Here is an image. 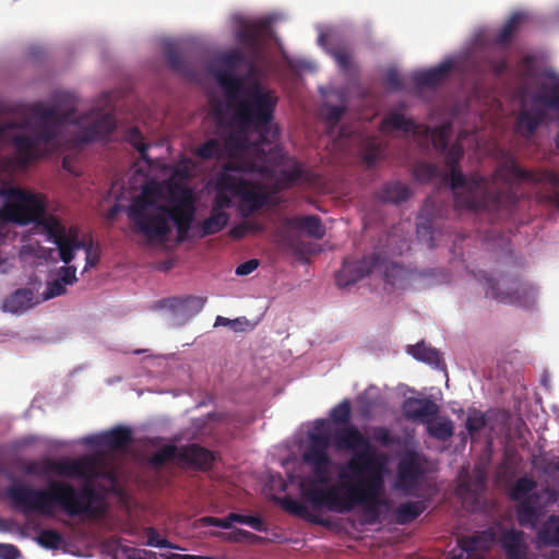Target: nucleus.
I'll use <instances>...</instances> for the list:
<instances>
[{
	"mask_svg": "<svg viewBox=\"0 0 559 559\" xmlns=\"http://www.w3.org/2000/svg\"><path fill=\"white\" fill-rule=\"evenodd\" d=\"M430 140L433 148L444 156L449 173L443 179L454 194L457 209L468 211H511L519 202L521 195L518 186L528 182L538 186L536 192L540 203L551 205L559 211V174L548 169H523L512 158H507L495 171L491 180L479 174L464 176L460 168L464 150L460 143L449 145L451 126L443 123L435 128L420 124V133Z\"/></svg>",
	"mask_w": 559,
	"mask_h": 559,
	"instance_id": "1",
	"label": "nucleus"
},
{
	"mask_svg": "<svg viewBox=\"0 0 559 559\" xmlns=\"http://www.w3.org/2000/svg\"><path fill=\"white\" fill-rule=\"evenodd\" d=\"M333 442L337 449L352 451L353 455L338 473L340 484L313 491V500L338 513L361 508L376 520L385 503L381 497L385 472L383 454L354 425L336 429Z\"/></svg>",
	"mask_w": 559,
	"mask_h": 559,
	"instance_id": "2",
	"label": "nucleus"
},
{
	"mask_svg": "<svg viewBox=\"0 0 559 559\" xmlns=\"http://www.w3.org/2000/svg\"><path fill=\"white\" fill-rule=\"evenodd\" d=\"M162 188L156 182L142 186L138 195L132 198L126 214L132 230L143 236L151 243L167 240L174 223L179 241L187 239L195 217V198L183 186L169 189L168 204L162 202Z\"/></svg>",
	"mask_w": 559,
	"mask_h": 559,
	"instance_id": "3",
	"label": "nucleus"
},
{
	"mask_svg": "<svg viewBox=\"0 0 559 559\" xmlns=\"http://www.w3.org/2000/svg\"><path fill=\"white\" fill-rule=\"evenodd\" d=\"M81 120L73 98L68 99L64 110L57 106L46 110L44 105L37 102V159L44 155V150L49 154H58L82 144L105 140L116 129L115 116L104 114L93 119L90 124L80 127L76 132L69 134V126L79 124Z\"/></svg>",
	"mask_w": 559,
	"mask_h": 559,
	"instance_id": "4",
	"label": "nucleus"
},
{
	"mask_svg": "<svg viewBox=\"0 0 559 559\" xmlns=\"http://www.w3.org/2000/svg\"><path fill=\"white\" fill-rule=\"evenodd\" d=\"M37 234L46 236L47 240L57 246L60 260L70 264L75 258L76 250L85 252L84 271L97 266L102 250L90 234L80 237L76 225L67 226L63 219L47 206L46 197L37 192Z\"/></svg>",
	"mask_w": 559,
	"mask_h": 559,
	"instance_id": "5",
	"label": "nucleus"
},
{
	"mask_svg": "<svg viewBox=\"0 0 559 559\" xmlns=\"http://www.w3.org/2000/svg\"><path fill=\"white\" fill-rule=\"evenodd\" d=\"M234 106L231 124H239L245 129H253L260 133L261 142H269L266 129L274 120L278 97L271 90L260 84H252L242 90L234 100H228Z\"/></svg>",
	"mask_w": 559,
	"mask_h": 559,
	"instance_id": "6",
	"label": "nucleus"
},
{
	"mask_svg": "<svg viewBox=\"0 0 559 559\" xmlns=\"http://www.w3.org/2000/svg\"><path fill=\"white\" fill-rule=\"evenodd\" d=\"M259 170L255 162L241 157L230 158L218 175V186L229 190L233 197L239 198V212L242 217H248L269 203V194L258 182H251L231 173L251 174Z\"/></svg>",
	"mask_w": 559,
	"mask_h": 559,
	"instance_id": "7",
	"label": "nucleus"
},
{
	"mask_svg": "<svg viewBox=\"0 0 559 559\" xmlns=\"http://www.w3.org/2000/svg\"><path fill=\"white\" fill-rule=\"evenodd\" d=\"M44 504L59 508L69 515H96L104 509L103 497L88 483L78 490L70 484L55 481L46 490H37V513Z\"/></svg>",
	"mask_w": 559,
	"mask_h": 559,
	"instance_id": "8",
	"label": "nucleus"
},
{
	"mask_svg": "<svg viewBox=\"0 0 559 559\" xmlns=\"http://www.w3.org/2000/svg\"><path fill=\"white\" fill-rule=\"evenodd\" d=\"M537 481L530 476L515 480L509 490L511 500L519 502L516 514L519 524H536L538 516L547 512L549 507L558 503L559 492L554 488H543L536 491Z\"/></svg>",
	"mask_w": 559,
	"mask_h": 559,
	"instance_id": "9",
	"label": "nucleus"
},
{
	"mask_svg": "<svg viewBox=\"0 0 559 559\" xmlns=\"http://www.w3.org/2000/svg\"><path fill=\"white\" fill-rule=\"evenodd\" d=\"M0 139L14 146L13 156L0 157V179L12 186L15 171L25 169L35 158V136L24 135L14 123H0Z\"/></svg>",
	"mask_w": 559,
	"mask_h": 559,
	"instance_id": "10",
	"label": "nucleus"
},
{
	"mask_svg": "<svg viewBox=\"0 0 559 559\" xmlns=\"http://www.w3.org/2000/svg\"><path fill=\"white\" fill-rule=\"evenodd\" d=\"M0 238L8 231L10 224L25 225L35 222V194L8 186V180L0 179Z\"/></svg>",
	"mask_w": 559,
	"mask_h": 559,
	"instance_id": "11",
	"label": "nucleus"
},
{
	"mask_svg": "<svg viewBox=\"0 0 559 559\" xmlns=\"http://www.w3.org/2000/svg\"><path fill=\"white\" fill-rule=\"evenodd\" d=\"M373 271L382 272L384 281L393 285L396 275L402 273L403 269L394 262L386 261L379 253L366 255L357 261L345 259L342 269L336 274V284L338 287H347Z\"/></svg>",
	"mask_w": 559,
	"mask_h": 559,
	"instance_id": "12",
	"label": "nucleus"
},
{
	"mask_svg": "<svg viewBox=\"0 0 559 559\" xmlns=\"http://www.w3.org/2000/svg\"><path fill=\"white\" fill-rule=\"evenodd\" d=\"M68 527L69 531L64 535L52 530L37 532V545L52 551L61 550L64 554L83 556L91 540L86 526Z\"/></svg>",
	"mask_w": 559,
	"mask_h": 559,
	"instance_id": "13",
	"label": "nucleus"
},
{
	"mask_svg": "<svg viewBox=\"0 0 559 559\" xmlns=\"http://www.w3.org/2000/svg\"><path fill=\"white\" fill-rule=\"evenodd\" d=\"M481 280L486 282V296L503 304L523 306L533 292V287L519 277L502 275L496 280L483 273Z\"/></svg>",
	"mask_w": 559,
	"mask_h": 559,
	"instance_id": "14",
	"label": "nucleus"
},
{
	"mask_svg": "<svg viewBox=\"0 0 559 559\" xmlns=\"http://www.w3.org/2000/svg\"><path fill=\"white\" fill-rule=\"evenodd\" d=\"M539 92L534 93L528 99H523L515 118L514 131L525 140L532 139L536 131L548 118V110L555 109L546 100H537Z\"/></svg>",
	"mask_w": 559,
	"mask_h": 559,
	"instance_id": "15",
	"label": "nucleus"
},
{
	"mask_svg": "<svg viewBox=\"0 0 559 559\" xmlns=\"http://www.w3.org/2000/svg\"><path fill=\"white\" fill-rule=\"evenodd\" d=\"M219 61L226 67L215 72V79L223 88L228 100L236 99L237 95L243 90V79L235 73L239 66L252 68L253 61L248 60L242 51L235 48L221 56Z\"/></svg>",
	"mask_w": 559,
	"mask_h": 559,
	"instance_id": "16",
	"label": "nucleus"
},
{
	"mask_svg": "<svg viewBox=\"0 0 559 559\" xmlns=\"http://www.w3.org/2000/svg\"><path fill=\"white\" fill-rule=\"evenodd\" d=\"M329 448L330 437L326 433H312L304 453V461L311 466L313 477L319 484H326L330 479L332 460L328 452Z\"/></svg>",
	"mask_w": 559,
	"mask_h": 559,
	"instance_id": "17",
	"label": "nucleus"
},
{
	"mask_svg": "<svg viewBox=\"0 0 559 559\" xmlns=\"http://www.w3.org/2000/svg\"><path fill=\"white\" fill-rule=\"evenodd\" d=\"M56 471L62 476L84 478L91 481L103 476L102 460L94 455L58 462Z\"/></svg>",
	"mask_w": 559,
	"mask_h": 559,
	"instance_id": "18",
	"label": "nucleus"
},
{
	"mask_svg": "<svg viewBox=\"0 0 559 559\" xmlns=\"http://www.w3.org/2000/svg\"><path fill=\"white\" fill-rule=\"evenodd\" d=\"M405 419L415 424H430L439 414V406L428 397H406L401 406Z\"/></svg>",
	"mask_w": 559,
	"mask_h": 559,
	"instance_id": "19",
	"label": "nucleus"
},
{
	"mask_svg": "<svg viewBox=\"0 0 559 559\" xmlns=\"http://www.w3.org/2000/svg\"><path fill=\"white\" fill-rule=\"evenodd\" d=\"M132 441L131 429L123 426H118L98 436L86 438L87 443L111 451L124 450Z\"/></svg>",
	"mask_w": 559,
	"mask_h": 559,
	"instance_id": "20",
	"label": "nucleus"
},
{
	"mask_svg": "<svg viewBox=\"0 0 559 559\" xmlns=\"http://www.w3.org/2000/svg\"><path fill=\"white\" fill-rule=\"evenodd\" d=\"M421 475L423 468L415 453H407L400 460L396 472V483L400 488L415 487Z\"/></svg>",
	"mask_w": 559,
	"mask_h": 559,
	"instance_id": "21",
	"label": "nucleus"
},
{
	"mask_svg": "<svg viewBox=\"0 0 559 559\" xmlns=\"http://www.w3.org/2000/svg\"><path fill=\"white\" fill-rule=\"evenodd\" d=\"M213 454L207 449L191 443L180 447V463L199 469H207L212 466Z\"/></svg>",
	"mask_w": 559,
	"mask_h": 559,
	"instance_id": "22",
	"label": "nucleus"
},
{
	"mask_svg": "<svg viewBox=\"0 0 559 559\" xmlns=\"http://www.w3.org/2000/svg\"><path fill=\"white\" fill-rule=\"evenodd\" d=\"M105 549L112 559H162L164 552L123 546L118 540H110L105 545Z\"/></svg>",
	"mask_w": 559,
	"mask_h": 559,
	"instance_id": "23",
	"label": "nucleus"
},
{
	"mask_svg": "<svg viewBox=\"0 0 559 559\" xmlns=\"http://www.w3.org/2000/svg\"><path fill=\"white\" fill-rule=\"evenodd\" d=\"M235 127L234 130L229 132V134L226 138L225 144L226 146L236 154H245L249 152L250 150L254 152L261 151V144L264 142H259L251 144L247 133L249 131H253V129H245L241 128L239 124H233Z\"/></svg>",
	"mask_w": 559,
	"mask_h": 559,
	"instance_id": "24",
	"label": "nucleus"
},
{
	"mask_svg": "<svg viewBox=\"0 0 559 559\" xmlns=\"http://www.w3.org/2000/svg\"><path fill=\"white\" fill-rule=\"evenodd\" d=\"M451 69L452 63L450 61H445L438 67L414 72L412 80L417 87H433L448 76Z\"/></svg>",
	"mask_w": 559,
	"mask_h": 559,
	"instance_id": "25",
	"label": "nucleus"
},
{
	"mask_svg": "<svg viewBox=\"0 0 559 559\" xmlns=\"http://www.w3.org/2000/svg\"><path fill=\"white\" fill-rule=\"evenodd\" d=\"M5 497L16 509L35 510V489L28 488L23 484L11 485L5 491Z\"/></svg>",
	"mask_w": 559,
	"mask_h": 559,
	"instance_id": "26",
	"label": "nucleus"
},
{
	"mask_svg": "<svg viewBox=\"0 0 559 559\" xmlns=\"http://www.w3.org/2000/svg\"><path fill=\"white\" fill-rule=\"evenodd\" d=\"M495 526H488V530L479 535L472 537H462V540L473 555L474 559H484L483 552L490 549L496 539Z\"/></svg>",
	"mask_w": 559,
	"mask_h": 559,
	"instance_id": "27",
	"label": "nucleus"
},
{
	"mask_svg": "<svg viewBox=\"0 0 559 559\" xmlns=\"http://www.w3.org/2000/svg\"><path fill=\"white\" fill-rule=\"evenodd\" d=\"M411 194L409 188L401 181L385 182L378 192V197L381 201L393 204L407 201Z\"/></svg>",
	"mask_w": 559,
	"mask_h": 559,
	"instance_id": "28",
	"label": "nucleus"
},
{
	"mask_svg": "<svg viewBox=\"0 0 559 559\" xmlns=\"http://www.w3.org/2000/svg\"><path fill=\"white\" fill-rule=\"evenodd\" d=\"M289 225L295 229L305 230L308 236L314 239H322L325 236V227L317 215L294 217L289 221Z\"/></svg>",
	"mask_w": 559,
	"mask_h": 559,
	"instance_id": "29",
	"label": "nucleus"
},
{
	"mask_svg": "<svg viewBox=\"0 0 559 559\" xmlns=\"http://www.w3.org/2000/svg\"><path fill=\"white\" fill-rule=\"evenodd\" d=\"M383 131L400 130L406 133L417 135L420 133V124H417L413 119L405 118L401 112H391L386 115L381 124Z\"/></svg>",
	"mask_w": 559,
	"mask_h": 559,
	"instance_id": "30",
	"label": "nucleus"
},
{
	"mask_svg": "<svg viewBox=\"0 0 559 559\" xmlns=\"http://www.w3.org/2000/svg\"><path fill=\"white\" fill-rule=\"evenodd\" d=\"M522 532L511 530L501 537V545L507 559H526L525 547L522 544Z\"/></svg>",
	"mask_w": 559,
	"mask_h": 559,
	"instance_id": "31",
	"label": "nucleus"
},
{
	"mask_svg": "<svg viewBox=\"0 0 559 559\" xmlns=\"http://www.w3.org/2000/svg\"><path fill=\"white\" fill-rule=\"evenodd\" d=\"M238 41L257 58L261 50V28L258 25H245L237 35Z\"/></svg>",
	"mask_w": 559,
	"mask_h": 559,
	"instance_id": "32",
	"label": "nucleus"
},
{
	"mask_svg": "<svg viewBox=\"0 0 559 559\" xmlns=\"http://www.w3.org/2000/svg\"><path fill=\"white\" fill-rule=\"evenodd\" d=\"M407 353L411 354L415 359L426 362L432 367L439 368L443 365L440 352L426 345L425 342L409 345Z\"/></svg>",
	"mask_w": 559,
	"mask_h": 559,
	"instance_id": "33",
	"label": "nucleus"
},
{
	"mask_svg": "<svg viewBox=\"0 0 559 559\" xmlns=\"http://www.w3.org/2000/svg\"><path fill=\"white\" fill-rule=\"evenodd\" d=\"M229 222V215L226 212H217L211 209L210 216L199 224L200 237H207L222 231Z\"/></svg>",
	"mask_w": 559,
	"mask_h": 559,
	"instance_id": "34",
	"label": "nucleus"
},
{
	"mask_svg": "<svg viewBox=\"0 0 559 559\" xmlns=\"http://www.w3.org/2000/svg\"><path fill=\"white\" fill-rule=\"evenodd\" d=\"M527 20V15L524 12H514L504 23L502 28L496 36L495 41L498 45H507L509 44L515 33L519 31L521 25Z\"/></svg>",
	"mask_w": 559,
	"mask_h": 559,
	"instance_id": "35",
	"label": "nucleus"
},
{
	"mask_svg": "<svg viewBox=\"0 0 559 559\" xmlns=\"http://www.w3.org/2000/svg\"><path fill=\"white\" fill-rule=\"evenodd\" d=\"M169 308L181 311L192 317L199 313L205 306L206 298L200 296H187L185 298H173L168 300Z\"/></svg>",
	"mask_w": 559,
	"mask_h": 559,
	"instance_id": "36",
	"label": "nucleus"
},
{
	"mask_svg": "<svg viewBox=\"0 0 559 559\" xmlns=\"http://www.w3.org/2000/svg\"><path fill=\"white\" fill-rule=\"evenodd\" d=\"M33 292L28 288H21L11 294L3 304V309L12 313L21 312L31 306Z\"/></svg>",
	"mask_w": 559,
	"mask_h": 559,
	"instance_id": "37",
	"label": "nucleus"
},
{
	"mask_svg": "<svg viewBox=\"0 0 559 559\" xmlns=\"http://www.w3.org/2000/svg\"><path fill=\"white\" fill-rule=\"evenodd\" d=\"M165 56L167 59V62L169 67L175 70L176 72L185 75V76H191L192 72L188 64V62L185 60L176 45L168 44L165 47Z\"/></svg>",
	"mask_w": 559,
	"mask_h": 559,
	"instance_id": "38",
	"label": "nucleus"
},
{
	"mask_svg": "<svg viewBox=\"0 0 559 559\" xmlns=\"http://www.w3.org/2000/svg\"><path fill=\"white\" fill-rule=\"evenodd\" d=\"M224 532H221L218 535L222 536L225 540L230 543H241V544H257L261 540V537L240 530L238 526H221Z\"/></svg>",
	"mask_w": 559,
	"mask_h": 559,
	"instance_id": "39",
	"label": "nucleus"
},
{
	"mask_svg": "<svg viewBox=\"0 0 559 559\" xmlns=\"http://www.w3.org/2000/svg\"><path fill=\"white\" fill-rule=\"evenodd\" d=\"M174 460H177L180 463V447L178 448L174 444H166L153 453L150 456L148 462L153 467L159 468L167 462Z\"/></svg>",
	"mask_w": 559,
	"mask_h": 559,
	"instance_id": "40",
	"label": "nucleus"
},
{
	"mask_svg": "<svg viewBox=\"0 0 559 559\" xmlns=\"http://www.w3.org/2000/svg\"><path fill=\"white\" fill-rule=\"evenodd\" d=\"M263 524V522L257 516H243L236 513H229L225 519H218L213 516H203L197 520L193 524Z\"/></svg>",
	"mask_w": 559,
	"mask_h": 559,
	"instance_id": "41",
	"label": "nucleus"
},
{
	"mask_svg": "<svg viewBox=\"0 0 559 559\" xmlns=\"http://www.w3.org/2000/svg\"><path fill=\"white\" fill-rule=\"evenodd\" d=\"M425 510L421 501H408L402 503L396 510L397 524L412 522L419 516Z\"/></svg>",
	"mask_w": 559,
	"mask_h": 559,
	"instance_id": "42",
	"label": "nucleus"
},
{
	"mask_svg": "<svg viewBox=\"0 0 559 559\" xmlns=\"http://www.w3.org/2000/svg\"><path fill=\"white\" fill-rule=\"evenodd\" d=\"M383 157V150L381 142L376 138L366 140L362 150V160L368 166H373L379 159Z\"/></svg>",
	"mask_w": 559,
	"mask_h": 559,
	"instance_id": "43",
	"label": "nucleus"
},
{
	"mask_svg": "<svg viewBox=\"0 0 559 559\" xmlns=\"http://www.w3.org/2000/svg\"><path fill=\"white\" fill-rule=\"evenodd\" d=\"M126 140L130 143L140 154V158L146 163H150V157L147 154V150L150 144H147L144 140L142 132L139 128L133 127L128 130L126 133Z\"/></svg>",
	"mask_w": 559,
	"mask_h": 559,
	"instance_id": "44",
	"label": "nucleus"
},
{
	"mask_svg": "<svg viewBox=\"0 0 559 559\" xmlns=\"http://www.w3.org/2000/svg\"><path fill=\"white\" fill-rule=\"evenodd\" d=\"M487 418L486 415L478 409H471L465 420V428L472 439L486 427Z\"/></svg>",
	"mask_w": 559,
	"mask_h": 559,
	"instance_id": "45",
	"label": "nucleus"
},
{
	"mask_svg": "<svg viewBox=\"0 0 559 559\" xmlns=\"http://www.w3.org/2000/svg\"><path fill=\"white\" fill-rule=\"evenodd\" d=\"M427 425L428 433L440 441H448L454 433L453 423L450 419L439 423L431 421Z\"/></svg>",
	"mask_w": 559,
	"mask_h": 559,
	"instance_id": "46",
	"label": "nucleus"
},
{
	"mask_svg": "<svg viewBox=\"0 0 559 559\" xmlns=\"http://www.w3.org/2000/svg\"><path fill=\"white\" fill-rule=\"evenodd\" d=\"M223 154V147L218 140L210 139L197 147L195 155L201 159L219 158Z\"/></svg>",
	"mask_w": 559,
	"mask_h": 559,
	"instance_id": "47",
	"label": "nucleus"
},
{
	"mask_svg": "<svg viewBox=\"0 0 559 559\" xmlns=\"http://www.w3.org/2000/svg\"><path fill=\"white\" fill-rule=\"evenodd\" d=\"M330 55L333 57V59L337 63L338 68L343 72L347 73L353 69V67H354L353 52L349 48H347V47L332 48L330 50Z\"/></svg>",
	"mask_w": 559,
	"mask_h": 559,
	"instance_id": "48",
	"label": "nucleus"
},
{
	"mask_svg": "<svg viewBox=\"0 0 559 559\" xmlns=\"http://www.w3.org/2000/svg\"><path fill=\"white\" fill-rule=\"evenodd\" d=\"M414 177L420 182H428L440 176L439 168L431 163H417L413 169Z\"/></svg>",
	"mask_w": 559,
	"mask_h": 559,
	"instance_id": "49",
	"label": "nucleus"
},
{
	"mask_svg": "<svg viewBox=\"0 0 559 559\" xmlns=\"http://www.w3.org/2000/svg\"><path fill=\"white\" fill-rule=\"evenodd\" d=\"M352 416V405L349 400H343L340 404L332 408L330 418L336 425H349Z\"/></svg>",
	"mask_w": 559,
	"mask_h": 559,
	"instance_id": "50",
	"label": "nucleus"
},
{
	"mask_svg": "<svg viewBox=\"0 0 559 559\" xmlns=\"http://www.w3.org/2000/svg\"><path fill=\"white\" fill-rule=\"evenodd\" d=\"M537 545L559 547V526H542L537 532Z\"/></svg>",
	"mask_w": 559,
	"mask_h": 559,
	"instance_id": "51",
	"label": "nucleus"
},
{
	"mask_svg": "<svg viewBox=\"0 0 559 559\" xmlns=\"http://www.w3.org/2000/svg\"><path fill=\"white\" fill-rule=\"evenodd\" d=\"M216 194L213 200L212 210L217 212H224V209H229L233 206V201L228 195L229 190L222 189L218 186V177L216 178Z\"/></svg>",
	"mask_w": 559,
	"mask_h": 559,
	"instance_id": "52",
	"label": "nucleus"
},
{
	"mask_svg": "<svg viewBox=\"0 0 559 559\" xmlns=\"http://www.w3.org/2000/svg\"><path fill=\"white\" fill-rule=\"evenodd\" d=\"M67 285H64L58 277L52 278L47 283L46 289L41 293V300L46 301L51 298L64 295L67 293Z\"/></svg>",
	"mask_w": 559,
	"mask_h": 559,
	"instance_id": "53",
	"label": "nucleus"
},
{
	"mask_svg": "<svg viewBox=\"0 0 559 559\" xmlns=\"http://www.w3.org/2000/svg\"><path fill=\"white\" fill-rule=\"evenodd\" d=\"M324 108L326 110L324 119H325L326 123L331 127H335L341 121L342 117L344 116V114L346 111L345 104H342V105L325 104Z\"/></svg>",
	"mask_w": 559,
	"mask_h": 559,
	"instance_id": "54",
	"label": "nucleus"
},
{
	"mask_svg": "<svg viewBox=\"0 0 559 559\" xmlns=\"http://www.w3.org/2000/svg\"><path fill=\"white\" fill-rule=\"evenodd\" d=\"M372 439L383 447H390L396 443V439L391 431L385 427H373L371 430Z\"/></svg>",
	"mask_w": 559,
	"mask_h": 559,
	"instance_id": "55",
	"label": "nucleus"
},
{
	"mask_svg": "<svg viewBox=\"0 0 559 559\" xmlns=\"http://www.w3.org/2000/svg\"><path fill=\"white\" fill-rule=\"evenodd\" d=\"M384 85L388 90L397 92L403 90V79L397 70L389 69L384 76Z\"/></svg>",
	"mask_w": 559,
	"mask_h": 559,
	"instance_id": "56",
	"label": "nucleus"
},
{
	"mask_svg": "<svg viewBox=\"0 0 559 559\" xmlns=\"http://www.w3.org/2000/svg\"><path fill=\"white\" fill-rule=\"evenodd\" d=\"M543 87L549 90L551 95L539 92L536 96L537 100H546L555 109H559V82L550 86L544 85Z\"/></svg>",
	"mask_w": 559,
	"mask_h": 559,
	"instance_id": "57",
	"label": "nucleus"
},
{
	"mask_svg": "<svg viewBox=\"0 0 559 559\" xmlns=\"http://www.w3.org/2000/svg\"><path fill=\"white\" fill-rule=\"evenodd\" d=\"M56 277H58L64 285H72L78 281L76 267L74 265L66 264L57 270Z\"/></svg>",
	"mask_w": 559,
	"mask_h": 559,
	"instance_id": "58",
	"label": "nucleus"
},
{
	"mask_svg": "<svg viewBox=\"0 0 559 559\" xmlns=\"http://www.w3.org/2000/svg\"><path fill=\"white\" fill-rule=\"evenodd\" d=\"M283 508L295 515H304L307 513V507L302 502L289 497L283 499Z\"/></svg>",
	"mask_w": 559,
	"mask_h": 559,
	"instance_id": "59",
	"label": "nucleus"
},
{
	"mask_svg": "<svg viewBox=\"0 0 559 559\" xmlns=\"http://www.w3.org/2000/svg\"><path fill=\"white\" fill-rule=\"evenodd\" d=\"M304 176V169L300 165H295L290 169H285L282 171V177L287 186H294L297 181H299Z\"/></svg>",
	"mask_w": 559,
	"mask_h": 559,
	"instance_id": "60",
	"label": "nucleus"
},
{
	"mask_svg": "<svg viewBox=\"0 0 559 559\" xmlns=\"http://www.w3.org/2000/svg\"><path fill=\"white\" fill-rule=\"evenodd\" d=\"M447 559H474V557L462 538H460L457 540V547L448 554Z\"/></svg>",
	"mask_w": 559,
	"mask_h": 559,
	"instance_id": "61",
	"label": "nucleus"
},
{
	"mask_svg": "<svg viewBox=\"0 0 559 559\" xmlns=\"http://www.w3.org/2000/svg\"><path fill=\"white\" fill-rule=\"evenodd\" d=\"M259 266V261L257 259H250L236 267V274L239 276H245L251 274Z\"/></svg>",
	"mask_w": 559,
	"mask_h": 559,
	"instance_id": "62",
	"label": "nucleus"
},
{
	"mask_svg": "<svg viewBox=\"0 0 559 559\" xmlns=\"http://www.w3.org/2000/svg\"><path fill=\"white\" fill-rule=\"evenodd\" d=\"M250 226H254L253 222H242L230 229V236L236 239H240L245 237L248 233H250Z\"/></svg>",
	"mask_w": 559,
	"mask_h": 559,
	"instance_id": "63",
	"label": "nucleus"
},
{
	"mask_svg": "<svg viewBox=\"0 0 559 559\" xmlns=\"http://www.w3.org/2000/svg\"><path fill=\"white\" fill-rule=\"evenodd\" d=\"M147 544L151 545V546H155V547H160V548H170V545L168 544V542L160 537L159 535L153 533V532H150L148 535H147Z\"/></svg>",
	"mask_w": 559,
	"mask_h": 559,
	"instance_id": "64",
	"label": "nucleus"
}]
</instances>
